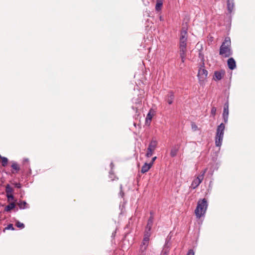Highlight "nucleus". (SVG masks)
<instances>
[{
    "label": "nucleus",
    "mask_w": 255,
    "mask_h": 255,
    "mask_svg": "<svg viewBox=\"0 0 255 255\" xmlns=\"http://www.w3.org/2000/svg\"><path fill=\"white\" fill-rule=\"evenodd\" d=\"M13 188L10 186L9 184H7L5 186V192L6 194H11L13 192Z\"/></svg>",
    "instance_id": "b1692460"
},
{
    "label": "nucleus",
    "mask_w": 255,
    "mask_h": 255,
    "mask_svg": "<svg viewBox=\"0 0 255 255\" xmlns=\"http://www.w3.org/2000/svg\"><path fill=\"white\" fill-rule=\"evenodd\" d=\"M15 226L19 228L23 229L25 227L24 224L20 223L19 221H16L15 223Z\"/></svg>",
    "instance_id": "bb28decb"
},
{
    "label": "nucleus",
    "mask_w": 255,
    "mask_h": 255,
    "mask_svg": "<svg viewBox=\"0 0 255 255\" xmlns=\"http://www.w3.org/2000/svg\"><path fill=\"white\" fill-rule=\"evenodd\" d=\"M179 146L178 145H174L173 147H172L170 155L171 157H173L176 156L177 152L179 150Z\"/></svg>",
    "instance_id": "4468645a"
},
{
    "label": "nucleus",
    "mask_w": 255,
    "mask_h": 255,
    "mask_svg": "<svg viewBox=\"0 0 255 255\" xmlns=\"http://www.w3.org/2000/svg\"><path fill=\"white\" fill-rule=\"evenodd\" d=\"M192 255H194V253L193 252V250H192Z\"/></svg>",
    "instance_id": "37998d69"
},
{
    "label": "nucleus",
    "mask_w": 255,
    "mask_h": 255,
    "mask_svg": "<svg viewBox=\"0 0 255 255\" xmlns=\"http://www.w3.org/2000/svg\"><path fill=\"white\" fill-rule=\"evenodd\" d=\"M153 151H154V150H151L150 149H149L147 148V152L146 153V156L147 157H150L152 156V153H153Z\"/></svg>",
    "instance_id": "a878e982"
},
{
    "label": "nucleus",
    "mask_w": 255,
    "mask_h": 255,
    "mask_svg": "<svg viewBox=\"0 0 255 255\" xmlns=\"http://www.w3.org/2000/svg\"><path fill=\"white\" fill-rule=\"evenodd\" d=\"M153 217H150L147 221V225L145 227V229L147 230H151V228L153 226Z\"/></svg>",
    "instance_id": "a211bd4d"
},
{
    "label": "nucleus",
    "mask_w": 255,
    "mask_h": 255,
    "mask_svg": "<svg viewBox=\"0 0 255 255\" xmlns=\"http://www.w3.org/2000/svg\"><path fill=\"white\" fill-rule=\"evenodd\" d=\"M151 165L149 164V163H145L144 165L142 166L141 169V172L142 173H144L147 172L149 169L151 167Z\"/></svg>",
    "instance_id": "f3484780"
},
{
    "label": "nucleus",
    "mask_w": 255,
    "mask_h": 255,
    "mask_svg": "<svg viewBox=\"0 0 255 255\" xmlns=\"http://www.w3.org/2000/svg\"><path fill=\"white\" fill-rule=\"evenodd\" d=\"M110 174H112V171H111L110 172Z\"/></svg>",
    "instance_id": "c03bdc74"
},
{
    "label": "nucleus",
    "mask_w": 255,
    "mask_h": 255,
    "mask_svg": "<svg viewBox=\"0 0 255 255\" xmlns=\"http://www.w3.org/2000/svg\"><path fill=\"white\" fill-rule=\"evenodd\" d=\"M200 67L198 69V77L200 81H204L208 75V71L205 69L204 62L200 64Z\"/></svg>",
    "instance_id": "20e7f679"
},
{
    "label": "nucleus",
    "mask_w": 255,
    "mask_h": 255,
    "mask_svg": "<svg viewBox=\"0 0 255 255\" xmlns=\"http://www.w3.org/2000/svg\"><path fill=\"white\" fill-rule=\"evenodd\" d=\"M198 55H199V58L200 59V60H201V63L200 64H202V62H204V55L200 52L199 51L198 52Z\"/></svg>",
    "instance_id": "7c9ffc66"
},
{
    "label": "nucleus",
    "mask_w": 255,
    "mask_h": 255,
    "mask_svg": "<svg viewBox=\"0 0 255 255\" xmlns=\"http://www.w3.org/2000/svg\"><path fill=\"white\" fill-rule=\"evenodd\" d=\"M197 128V126L195 124L192 123V129L196 130Z\"/></svg>",
    "instance_id": "f704fd0d"
},
{
    "label": "nucleus",
    "mask_w": 255,
    "mask_h": 255,
    "mask_svg": "<svg viewBox=\"0 0 255 255\" xmlns=\"http://www.w3.org/2000/svg\"><path fill=\"white\" fill-rule=\"evenodd\" d=\"M191 254V249H189L188 250V253L187 255H190Z\"/></svg>",
    "instance_id": "4c0bfd02"
},
{
    "label": "nucleus",
    "mask_w": 255,
    "mask_h": 255,
    "mask_svg": "<svg viewBox=\"0 0 255 255\" xmlns=\"http://www.w3.org/2000/svg\"><path fill=\"white\" fill-rule=\"evenodd\" d=\"M152 118V115L151 114V111H150V112L147 115V116L146 118V122H148V120L150 122L151 121Z\"/></svg>",
    "instance_id": "cd10ccee"
},
{
    "label": "nucleus",
    "mask_w": 255,
    "mask_h": 255,
    "mask_svg": "<svg viewBox=\"0 0 255 255\" xmlns=\"http://www.w3.org/2000/svg\"><path fill=\"white\" fill-rule=\"evenodd\" d=\"M157 145V141L154 139H152L148 145V148L154 151Z\"/></svg>",
    "instance_id": "2eb2a0df"
},
{
    "label": "nucleus",
    "mask_w": 255,
    "mask_h": 255,
    "mask_svg": "<svg viewBox=\"0 0 255 255\" xmlns=\"http://www.w3.org/2000/svg\"><path fill=\"white\" fill-rule=\"evenodd\" d=\"M229 101H227L224 105V109L223 113V118L225 123H227L229 116Z\"/></svg>",
    "instance_id": "423d86ee"
},
{
    "label": "nucleus",
    "mask_w": 255,
    "mask_h": 255,
    "mask_svg": "<svg viewBox=\"0 0 255 255\" xmlns=\"http://www.w3.org/2000/svg\"><path fill=\"white\" fill-rule=\"evenodd\" d=\"M0 159L1 160L2 166L5 167L8 163V159L6 157L1 156L0 155Z\"/></svg>",
    "instance_id": "5701e85b"
},
{
    "label": "nucleus",
    "mask_w": 255,
    "mask_h": 255,
    "mask_svg": "<svg viewBox=\"0 0 255 255\" xmlns=\"http://www.w3.org/2000/svg\"><path fill=\"white\" fill-rule=\"evenodd\" d=\"M225 74V72L224 70H221L219 71H215L213 76V78L215 80H220L222 79Z\"/></svg>",
    "instance_id": "1a4fd4ad"
},
{
    "label": "nucleus",
    "mask_w": 255,
    "mask_h": 255,
    "mask_svg": "<svg viewBox=\"0 0 255 255\" xmlns=\"http://www.w3.org/2000/svg\"><path fill=\"white\" fill-rule=\"evenodd\" d=\"M143 1H147V2H148V0H142Z\"/></svg>",
    "instance_id": "79ce46f5"
},
{
    "label": "nucleus",
    "mask_w": 255,
    "mask_h": 255,
    "mask_svg": "<svg viewBox=\"0 0 255 255\" xmlns=\"http://www.w3.org/2000/svg\"><path fill=\"white\" fill-rule=\"evenodd\" d=\"M23 164L24 166V170H25L27 168H28L30 170V169L29 168V159L28 158H24L23 160Z\"/></svg>",
    "instance_id": "4be33fe9"
},
{
    "label": "nucleus",
    "mask_w": 255,
    "mask_h": 255,
    "mask_svg": "<svg viewBox=\"0 0 255 255\" xmlns=\"http://www.w3.org/2000/svg\"><path fill=\"white\" fill-rule=\"evenodd\" d=\"M149 241V239H145V238H143L140 249L142 254L146 250L148 246Z\"/></svg>",
    "instance_id": "6e6552de"
},
{
    "label": "nucleus",
    "mask_w": 255,
    "mask_h": 255,
    "mask_svg": "<svg viewBox=\"0 0 255 255\" xmlns=\"http://www.w3.org/2000/svg\"><path fill=\"white\" fill-rule=\"evenodd\" d=\"M111 166L112 167L113 166V163L112 162L110 164Z\"/></svg>",
    "instance_id": "a19ab883"
},
{
    "label": "nucleus",
    "mask_w": 255,
    "mask_h": 255,
    "mask_svg": "<svg viewBox=\"0 0 255 255\" xmlns=\"http://www.w3.org/2000/svg\"><path fill=\"white\" fill-rule=\"evenodd\" d=\"M6 197L7 198V200L9 202L11 200H13L14 199V196L11 194H6Z\"/></svg>",
    "instance_id": "c85d7f7f"
},
{
    "label": "nucleus",
    "mask_w": 255,
    "mask_h": 255,
    "mask_svg": "<svg viewBox=\"0 0 255 255\" xmlns=\"http://www.w3.org/2000/svg\"><path fill=\"white\" fill-rule=\"evenodd\" d=\"M225 126L223 123H221L218 126L216 135L224 136Z\"/></svg>",
    "instance_id": "9b49d317"
},
{
    "label": "nucleus",
    "mask_w": 255,
    "mask_h": 255,
    "mask_svg": "<svg viewBox=\"0 0 255 255\" xmlns=\"http://www.w3.org/2000/svg\"><path fill=\"white\" fill-rule=\"evenodd\" d=\"M207 207L208 203L206 199L204 198L198 201L194 213L196 219L199 220V224L202 222L200 219L204 217Z\"/></svg>",
    "instance_id": "f257e3e1"
},
{
    "label": "nucleus",
    "mask_w": 255,
    "mask_h": 255,
    "mask_svg": "<svg viewBox=\"0 0 255 255\" xmlns=\"http://www.w3.org/2000/svg\"><path fill=\"white\" fill-rule=\"evenodd\" d=\"M227 64L229 68L231 70H234L236 67V61L233 58H230L228 60Z\"/></svg>",
    "instance_id": "f8f14e48"
},
{
    "label": "nucleus",
    "mask_w": 255,
    "mask_h": 255,
    "mask_svg": "<svg viewBox=\"0 0 255 255\" xmlns=\"http://www.w3.org/2000/svg\"><path fill=\"white\" fill-rule=\"evenodd\" d=\"M121 192H120V194L121 195V196L123 197V196L124 195V192H123V191L122 190V185H121Z\"/></svg>",
    "instance_id": "c9c22d12"
},
{
    "label": "nucleus",
    "mask_w": 255,
    "mask_h": 255,
    "mask_svg": "<svg viewBox=\"0 0 255 255\" xmlns=\"http://www.w3.org/2000/svg\"><path fill=\"white\" fill-rule=\"evenodd\" d=\"M156 158L157 157L156 156H154L152 158L151 161L150 162V163H149L150 165L152 166V165H153L154 161L156 160Z\"/></svg>",
    "instance_id": "72a5a7b5"
},
{
    "label": "nucleus",
    "mask_w": 255,
    "mask_h": 255,
    "mask_svg": "<svg viewBox=\"0 0 255 255\" xmlns=\"http://www.w3.org/2000/svg\"><path fill=\"white\" fill-rule=\"evenodd\" d=\"M174 99V95L173 92L172 91L169 92L168 94L166 96L165 101L168 103V104L171 105L172 104Z\"/></svg>",
    "instance_id": "9d476101"
},
{
    "label": "nucleus",
    "mask_w": 255,
    "mask_h": 255,
    "mask_svg": "<svg viewBox=\"0 0 255 255\" xmlns=\"http://www.w3.org/2000/svg\"><path fill=\"white\" fill-rule=\"evenodd\" d=\"M11 167L12 168L11 171V173L12 174L17 173L20 170L19 164L16 162L14 161H11Z\"/></svg>",
    "instance_id": "0eeeda50"
},
{
    "label": "nucleus",
    "mask_w": 255,
    "mask_h": 255,
    "mask_svg": "<svg viewBox=\"0 0 255 255\" xmlns=\"http://www.w3.org/2000/svg\"><path fill=\"white\" fill-rule=\"evenodd\" d=\"M223 136L222 135H216L215 136V144L216 146L220 147L222 145Z\"/></svg>",
    "instance_id": "ddd939ff"
},
{
    "label": "nucleus",
    "mask_w": 255,
    "mask_h": 255,
    "mask_svg": "<svg viewBox=\"0 0 255 255\" xmlns=\"http://www.w3.org/2000/svg\"><path fill=\"white\" fill-rule=\"evenodd\" d=\"M216 111H217L216 108L215 107H213L211 110V114L213 116H215L216 114Z\"/></svg>",
    "instance_id": "2f4dec72"
},
{
    "label": "nucleus",
    "mask_w": 255,
    "mask_h": 255,
    "mask_svg": "<svg viewBox=\"0 0 255 255\" xmlns=\"http://www.w3.org/2000/svg\"><path fill=\"white\" fill-rule=\"evenodd\" d=\"M129 226V224H128V225L126 226V227H125V229H126V228H128Z\"/></svg>",
    "instance_id": "58836bf2"
},
{
    "label": "nucleus",
    "mask_w": 255,
    "mask_h": 255,
    "mask_svg": "<svg viewBox=\"0 0 255 255\" xmlns=\"http://www.w3.org/2000/svg\"><path fill=\"white\" fill-rule=\"evenodd\" d=\"M5 230H14V228L12 224H9L7 225L6 227L4 228V229L3 230V232H4Z\"/></svg>",
    "instance_id": "c756f323"
},
{
    "label": "nucleus",
    "mask_w": 255,
    "mask_h": 255,
    "mask_svg": "<svg viewBox=\"0 0 255 255\" xmlns=\"http://www.w3.org/2000/svg\"><path fill=\"white\" fill-rule=\"evenodd\" d=\"M219 54L224 57H230L233 54L231 48V41L230 37H226L222 43L219 50Z\"/></svg>",
    "instance_id": "f03ea898"
},
{
    "label": "nucleus",
    "mask_w": 255,
    "mask_h": 255,
    "mask_svg": "<svg viewBox=\"0 0 255 255\" xmlns=\"http://www.w3.org/2000/svg\"><path fill=\"white\" fill-rule=\"evenodd\" d=\"M5 173H6V174H9L8 172H5Z\"/></svg>",
    "instance_id": "a18cd8bd"
},
{
    "label": "nucleus",
    "mask_w": 255,
    "mask_h": 255,
    "mask_svg": "<svg viewBox=\"0 0 255 255\" xmlns=\"http://www.w3.org/2000/svg\"><path fill=\"white\" fill-rule=\"evenodd\" d=\"M159 18H160V20L161 21V20H163V18H162V16H160L159 17Z\"/></svg>",
    "instance_id": "ea45409f"
},
{
    "label": "nucleus",
    "mask_w": 255,
    "mask_h": 255,
    "mask_svg": "<svg viewBox=\"0 0 255 255\" xmlns=\"http://www.w3.org/2000/svg\"><path fill=\"white\" fill-rule=\"evenodd\" d=\"M187 32L185 30H182L181 33V36L180 38V56L181 57L182 62H184V57L185 52L186 50V35Z\"/></svg>",
    "instance_id": "7ed1b4c3"
},
{
    "label": "nucleus",
    "mask_w": 255,
    "mask_h": 255,
    "mask_svg": "<svg viewBox=\"0 0 255 255\" xmlns=\"http://www.w3.org/2000/svg\"><path fill=\"white\" fill-rule=\"evenodd\" d=\"M150 217H152V216L153 220H154V213L152 211H150Z\"/></svg>",
    "instance_id": "e433bc0d"
},
{
    "label": "nucleus",
    "mask_w": 255,
    "mask_h": 255,
    "mask_svg": "<svg viewBox=\"0 0 255 255\" xmlns=\"http://www.w3.org/2000/svg\"><path fill=\"white\" fill-rule=\"evenodd\" d=\"M234 7V0H227V8L229 12L231 13Z\"/></svg>",
    "instance_id": "dca6fc26"
},
{
    "label": "nucleus",
    "mask_w": 255,
    "mask_h": 255,
    "mask_svg": "<svg viewBox=\"0 0 255 255\" xmlns=\"http://www.w3.org/2000/svg\"><path fill=\"white\" fill-rule=\"evenodd\" d=\"M18 205L20 209H24L29 208L28 204L24 201H20Z\"/></svg>",
    "instance_id": "aec40b11"
},
{
    "label": "nucleus",
    "mask_w": 255,
    "mask_h": 255,
    "mask_svg": "<svg viewBox=\"0 0 255 255\" xmlns=\"http://www.w3.org/2000/svg\"><path fill=\"white\" fill-rule=\"evenodd\" d=\"M13 184L16 188H20L21 187V184L19 183H13Z\"/></svg>",
    "instance_id": "473e14b6"
},
{
    "label": "nucleus",
    "mask_w": 255,
    "mask_h": 255,
    "mask_svg": "<svg viewBox=\"0 0 255 255\" xmlns=\"http://www.w3.org/2000/svg\"><path fill=\"white\" fill-rule=\"evenodd\" d=\"M151 235V230H147L146 229H145L144 232V237L145 239H149V237H150Z\"/></svg>",
    "instance_id": "393cba45"
},
{
    "label": "nucleus",
    "mask_w": 255,
    "mask_h": 255,
    "mask_svg": "<svg viewBox=\"0 0 255 255\" xmlns=\"http://www.w3.org/2000/svg\"><path fill=\"white\" fill-rule=\"evenodd\" d=\"M15 203L11 202L5 207L4 211L7 212H10L12 209L15 207Z\"/></svg>",
    "instance_id": "6ab92c4d"
},
{
    "label": "nucleus",
    "mask_w": 255,
    "mask_h": 255,
    "mask_svg": "<svg viewBox=\"0 0 255 255\" xmlns=\"http://www.w3.org/2000/svg\"><path fill=\"white\" fill-rule=\"evenodd\" d=\"M205 171H202L198 176L192 181V189H194L201 183L203 179Z\"/></svg>",
    "instance_id": "39448f33"
},
{
    "label": "nucleus",
    "mask_w": 255,
    "mask_h": 255,
    "mask_svg": "<svg viewBox=\"0 0 255 255\" xmlns=\"http://www.w3.org/2000/svg\"><path fill=\"white\" fill-rule=\"evenodd\" d=\"M163 0H156L155 9L156 11H160L163 5Z\"/></svg>",
    "instance_id": "412c9836"
}]
</instances>
